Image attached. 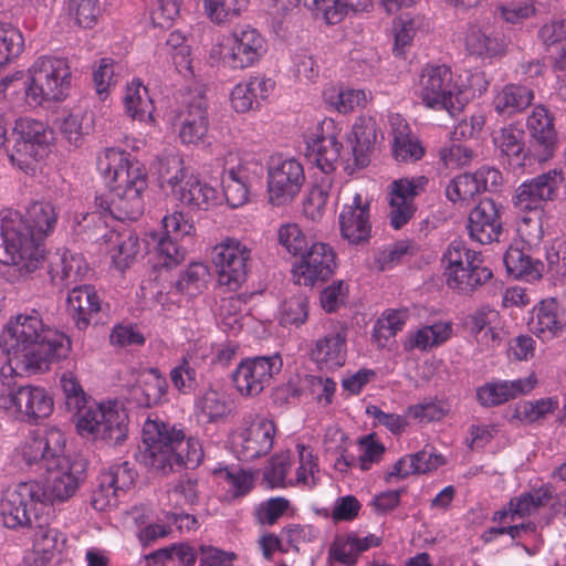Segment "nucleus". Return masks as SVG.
Here are the masks:
<instances>
[{
    "label": "nucleus",
    "mask_w": 566,
    "mask_h": 566,
    "mask_svg": "<svg viewBox=\"0 0 566 566\" xmlns=\"http://www.w3.org/2000/svg\"><path fill=\"white\" fill-rule=\"evenodd\" d=\"M65 436L60 429L49 428L32 432L22 450L28 465L48 472L43 483L36 482V495L45 510L72 497L86 476V462L65 457Z\"/></svg>",
    "instance_id": "1"
},
{
    "label": "nucleus",
    "mask_w": 566,
    "mask_h": 566,
    "mask_svg": "<svg viewBox=\"0 0 566 566\" xmlns=\"http://www.w3.org/2000/svg\"><path fill=\"white\" fill-rule=\"evenodd\" d=\"M57 213L51 202L36 201L25 217L9 211L0 219V262L28 279L46 261L41 241L53 231Z\"/></svg>",
    "instance_id": "2"
},
{
    "label": "nucleus",
    "mask_w": 566,
    "mask_h": 566,
    "mask_svg": "<svg viewBox=\"0 0 566 566\" xmlns=\"http://www.w3.org/2000/svg\"><path fill=\"white\" fill-rule=\"evenodd\" d=\"M0 347L9 363L28 374L49 369L52 363L65 359L71 352L70 338L46 328L36 311L10 319L0 335Z\"/></svg>",
    "instance_id": "3"
},
{
    "label": "nucleus",
    "mask_w": 566,
    "mask_h": 566,
    "mask_svg": "<svg viewBox=\"0 0 566 566\" xmlns=\"http://www.w3.org/2000/svg\"><path fill=\"white\" fill-rule=\"evenodd\" d=\"M97 168L109 178L107 195L95 198L97 213L117 220H136L144 212L143 193L148 187L146 167L130 154L106 148L97 158Z\"/></svg>",
    "instance_id": "4"
},
{
    "label": "nucleus",
    "mask_w": 566,
    "mask_h": 566,
    "mask_svg": "<svg viewBox=\"0 0 566 566\" xmlns=\"http://www.w3.org/2000/svg\"><path fill=\"white\" fill-rule=\"evenodd\" d=\"M135 459L146 468L167 474L181 468H197L203 451L199 440L186 439L182 430L165 422L147 421L143 428V446L138 447Z\"/></svg>",
    "instance_id": "5"
},
{
    "label": "nucleus",
    "mask_w": 566,
    "mask_h": 566,
    "mask_svg": "<svg viewBox=\"0 0 566 566\" xmlns=\"http://www.w3.org/2000/svg\"><path fill=\"white\" fill-rule=\"evenodd\" d=\"M526 127L531 137L527 149L524 130L514 125L502 127L493 135L500 158L514 169L524 167L532 158L538 163L549 160L558 146L554 117L546 107L536 106L527 118Z\"/></svg>",
    "instance_id": "6"
},
{
    "label": "nucleus",
    "mask_w": 566,
    "mask_h": 566,
    "mask_svg": "<svg viewBox=\"0 0 566 566\" xmlns=\"http://www.w3.org/2000/svg\"><path fill=\"white\" fill-rule=\"evenodd\" d=\"M65 406L76 416L77 432L85 438L101 439L108 444L118 446L128 434V416L125 410L101 405L88 406L87 395L78 380L71 374L60 379Z\"/></svg>",
    "instance_id": "7"
},
{
    "label": "nucleus",
    "mask_w": 566,
    "mask_h": 566,
    "mask_svg": "<svg viewBox=\"0 0 566 566\" xmlns=\"http://www.w3.org/2000/svg\"><path fill=\"white\" fill-rule=\"evenodd\" d=\"M53 139V130L45 123L22 117L14 122L6 154L13 166L25 174H34L39 163L48 157Z\"/></svg>",
    "instance_id": "8"
},
{
    "label": "nucleus",
    "mask_w": 566,
    "mask_h": 566,
    "mask_svg": "<svg viewBox=\"0 0 566 566\" xmlns=\"http://www.w3.org/2000/svg\"><path fill=\"white\" fill-rule=\"evenodd\" d=\"M22 85L30 106L61 101L71 86L70 66L64 59L41 56L29 69V75Z\"/></svg>",
    "instance_id": "9"
},
{
    "label": "nucleus",
    "mask_w": 566,
    "mask_h": 566,
    "mask_svg": "<svg viewBox=\"0 0 566 566\" xmlns=\"http://www.w3.org/2000/svg\"><path fill=\"white\" fill-rule=\"evenodd\" d=\"M442 262L447 263V285L461 294H471L493 276L492 271L482 265L479 254L467 249L461 241L449 245Z\"/></svg>",
    "instance_id": "10"
},
{
    "label": "nucleus",
    "mask_w": 566,
    "mask_h": 566,
    "mask_svg": "<svg viewBox=\"0 0 566 566\" xmlns=\"http://www.w3.org/2000/svg\"><path fill=\"white\" fill-rule=\"evenodd\" d=\"M97 211L87 212L77 221L78 232H86L90 240H103L115 265L124 271L139 252V239L130 230L107 229Z\"/></svg>",
    "instance_id": "11"
},
{
    "label": "nucleus",
    "mask_w": 566,
    "mask_h": 566,
    "mask_svg": "<svg viewBox=\"0 0 566 566\" xmlns=\"http://www.w3.org/2000/svg\"><path fill=\"white\" fill-rule=\"evenodd\" d=\"M419 87V97L427 107L444 109L451 116L462 112V91L448 66H427L420 76Z\"/></svg>",
    "instance_id": "12"
},
{
    "label": "nucleus",
    "mask_w": 566,
    "mask_h": 566,
    "mask_svg": "<svg viewBox=\"0 0 566 566\" xmlns=\"http://www.w3.org/2000/svg\"><path fill=\"white\" fill-rule=\"evenodd\" d=\"M53 407V399L43 387L11 385V379L0 385V408L15 413L21 421L35 423L48 418Z\"/></svg>",
    "instance_id": "13"
},
{
    "label": "nucleus",
    "mask_w": 566,
    "mask_h": 566,
    "mask_svg": "<svg viewBox=\"0 0 566 566\" xmlns=\"http://www.w3.org/2000/svg\"><path fill=\"white\" fill-rule=\"evenodd\" d=\"M36 482L19 483L7 489L0 500V516L8 528L32 527L34 513H43L36 495Z\"/></svg>",
    "instance_id": "14"
},
{
    "label": "nucleus",
    "mask_w": 566,
    "mask_h": 566,
    "mask_svg": "<svg viewBox=\"0 0 566 566\" xmlns=\"http://www.w3.org/2000/svg\"><path fill=\"white\" fill-rule=\"evenodd\" d=\"M211 258L217 268L220 285L235 291L247 281L251 250L239 240L227 239L216 245Z\"/></svg>",
    "instance_id": "15"
},
{
    "label": "nucleus",
    "mask_w": 566,
    "mask_h": 566,
    "mask_svg": "<svg viewBox=\"0 0 566 566\" xmlns=\"http://www.w3.org/2000/svg\"><path fill=\"white\" fill-rule=\"evenodd\" d=\"M282 366L283 361L279 354L245 358L232 373V380L241 395L254 397L270 385Z\"/></svg>",
    "instance_id": "16"
},
{
    "label": "nucleus",
    "mask_w": 566,
    "mask_h": 566,
    "mask_svg": "<svg viewBox=\"0 0 566 566\" xmlns=\"http://www.w3.org/2000/svg\"><path fill=\"white\" fill-rule=\"evenodd\" d=\"M304 182V168L296 159L272 164L268 169L269 201L277 207L292 202Z\"/></svg>",
    "instance_id": "17"
},
{
    "label": "nucleus",
    "mask_w": 566,
    "mask_h": 566,
    "mask_svg": "<svg viewBox=\"0 0 566 566\" xmlns=\"http://www.w3.org/2000/svg\"><path fill=\"white\" fill-rule=\"evenodd\" d=\"M336 254L332 247L323 242H312L301 256L293 272L298 284L313 286L328 280L336 269Z\"/></svg>",
    "instance_id": "18"
},
{
    "label": "nucleus",
    "mask_w": 566,
    "mask_h": 566,
    "mask_svg": "<svg viewBox=\"0 0 566 566\" xmlns=\"http://www.w3.org/2000/svg\"><path fill=\"white\" fill-rule=\"evenodd\" d=\"M501 184L502 175L497 169L481 167L474 172L453 178L446 189V196L452 202L469 200L482 191H496Z\"/></svg>",
    "instance_id": "19"
},
{
    "label": "nucleus",
    "mask_w": 566,
    "mask_h": 566,
    "mask_svg": "<svg viewBox=\"0 0 566 566\" xmlns=\"http://www.w3.org/2000/svg\"><path fill=\"white\" fill-rule=\"evenodd\" d=\"M503 207L491 198L482 199L469 213L468 230L470 238L481 244L499 241L502 233Z\"/></svg>",
    "instance_id": "20"
},
{
    "label": "nucleus",
    "mask_w": 566,
    "mask_h": 566,
    "mask_svg": "<svg viewBox=\"0 0 566 566\" xmlns=\"http://www.w3.org/2000/svg\"><path fill=\"white\" fill-rule=\"evenodd\" d=\"M165 234L158 239L156 249L159 255L165 258V266L177 265L184 261L186 248L178 243V240L190 237L195 230L181 212H175L163 219Z\"/></svg>",
    "instance_id": "21"
},
{
    "label": "nucleus",
    "mask_w": 566,
    "mask_h": 566,
    "mask_svg": "<svg viewBox=\"0 0 566 566\" xmlns=\"http://www.w3.org/2000/svg\"><path fill=\"white\" fill-rule=\"evenodd\" d=\"M563 180V172L553 169L525 181L515 191L514 205L521 210L537 209L543 201L554 200Z\"/></svg>",
    "instance_id": "22"
},
{
    "label": "nucleus",
    "mask_w": 566,
    "mask_h": 566,
    "mask_svg": "<svg viewBox=\"0 0 566 566\" xmlns=\"http://www.w3.org/2000/svg\"><path fill=\"white\" fill-rule=\"evenodd\" d=\"M368 200L356 193L352 203L345 205L339 213L342 237L350 244H364L369 241L371 224L369 222Z\"/></svg>",
    "instance_id": "23"
},
{
    "label": "nucleus",
    "mask_w": 566,
    "mask_h": 566,
    "mask_svg": "<svg viewBox=\"0 0 566 566\" xmlns=\"http://www.w3.org/2000/svg\"><path fill=\"white\" fill-rule=\"evenodd\" d=\"M264 40L261 34L249 27L237 29L230 39L224 61L232 69H245L259 60Z\"/></svg>",
    "instance_id": "24"
},
{
    "label": "nucleus",
    "mask_w": 566,
    "mask_h": 566,
    "mask_svg": "<svg viewBox=\"0 0 566 566\" xmlns=\"http://www.w3.org/2000/svg\"><path fill=\"white\" fill-rule=\"evenodd\" d=\"M67 313L78 329H85L102 310L101 298L93 285H74L67 294Z\"/></svg>",
    "instance_id": "25"
},
{
    "label": "nucleus",
    "mask_w": 566,
    "mask_h": 566,
    "mask_svg": "<svg viewBox=\"0 0 566 566\" xmlns=\"http://www.w3.org/2000/svg\"><path fill=\"white\" fill-rule=\"evenodd\" d=\"M274 424L260 419L250 423L240 434L237 452L242 460H254L269 453L273 447Z\"/></svg>",
    "instance_id": "26"
},
{
    "label": "nucleus",
    "mask_w": 566,
    "mask_h": 566,
    "mask_svg": "<svg viewBox=\"0 0 566 566\" xmlns=\"http://www.w3.org/2000/svg\"><path fill=\"white\" fill-rule=\"evenodd\" d=\"M349 142L352 144L353 165H348L349 174L363 169L370 163V156L377 142V124L371 117H359L353 126Z\"/></svg>",
    "instance_id": "27"
},
{
    "label": "nucleus",
    "mask_w": 566,
    "mask_h": 566,
    "mask_svg": "<svg viewBox=\"0 0 566 566\" xmlns=\"http://www.w3.org/2000/svg\"><path fill=\"white\" fill-rule=\"evenodd\" d=\"M181 205L195 211H207L217 202V191L197 176L190 175L171 193Z\"/></svg>",
    "instance_id": "28"
},
{
    "label": "nucleus",
    "mask_w": 566,
    "mask_h": 566,
    "mask_svg": "<svg viewBox=\"0 0 566 566\" xmlns=\"http://www.w3.org/2000/svg\"><path fill=\"white\" fill-rule=\"evenodd\" d=\"M524 242L511 244L503 256L506 272L514 279H523L532 282L539 280L544 270V264L539 260L532 259L524 251Z\"/></svg>",
    "instance_id": "29"
},
{
    "label": "nucleus",
    "mask_w": 566,
    "mask_h": 566,
    "mask_svg": "<svg viewBox=\"0 0 566 566\" xmlns=\"http://www.w3.org/2000/svg\"><path fill=\"white\" fill-rule=\"evenodd\" d=\"M535 381L528 377L513 381L486 384L476 390V399L483 407L499 406L533 389Z\"/></svg>",
    "instance_id": "30"
},
{
    "label": "nucleus",
    "mask_w": 566,
    "mask_h": 566,
    "mask_svg": "<svg viewBox=\"0 0 566 566\" xmlns=\"http://www.w3.org/2000/svg\"><path fill=\"white\" fill-rule=\"evenodd\" d=\"M345 337L339 333L318 339L311 352L312 359L321 367L334 369L345 364Z\"/></svg>",
    "instance_id": "31"
},
{
    "label": "nucleus",
    "mask_w": 566,
    "mask_h": 566,
    "mask_svg": "<svg viewBox=\"0 0 566 566\" xmlns=\"http://www.w3.org/2000/svg\"><path fill=\"white\" fill-rule=\"evenodd\" d=\"M343 146L334 135L317 136L307 144L308 157L326 175L336 169Z\"/></svg>",
    "instance_id": "32"
},
{
    "label": "nucleus",
    "mask_w": 566,
    "mask_h": 566,
    "mask_svg": "<svg viewBox=\"0 0 566 566\" xmlns=\"http://www.w3.org/2000/svg\"><path fill=\"white\" fill-rule=\"evenodd\" d=\"M124 104L126 113L133 119L138 122L153 120V102L147 87L140 82L133 81L132 84L127 85Z\"/></svg>",
    "instance_id": "33"
},
{
    "label": "nucleus",
    "mask_w": 566,
    "mask_h": 566,
    "mask_svg": "<svg viewBox=\"0 0 566 566\" xmlns=\"http://www.w3.org/2000/svg\"><path fill=\"white\" fill-rule=\"evenodd\" d=\"M534 93L527 86L506 85L495 97V109L499 114L512 115L525 109L533 101Z\"/></svg>",
    "instance_id": "34"
},
{
    "label": "nucleus",
    "mask_w": 566,
    "mask_h": 566,
    "mask_svg": "<svg viewBox=\"0 0 566 566\" xmlns=\"http://www.w3.org/2000/svg\"><path fill=\"white\" fill-rule=\"evenodd\" d=\"M60 261L61 273L54 274L55 269L53 268L52 261L49 264V273L51 274L52 282L54 284H61L66 289H72V284H75L77 281L82 280L83 276L87 273L88 268L86 262L81 255L71 254L67 256L65 253L62 256L55 255Z\"/></svg>",
    "instance_id": "35"
},
{
    "label": "nucleus",
    "mask_w": 566,
    "mask_h": 566,
    "mask_svg": "<svg viewBox=\"0 0 566 566\" xmlns=\"http://www.w3.org/2000/svg\"><path fill=\"white\" fill-rule=\"evenodd\" d=\"M465 48L470 54L491 57L502 52L503 46L497 38L491 36L478 27H471L465 36Z\"/></svg>",
    "instance_id": "36"
},
{
    "label": "nucleus",
    "mask_w": 566,
    "mask_h": 566,
    "mask_svg": "<svg viewBox=\"0 0 566 566\" xmlns=\"http://www.w3.org/2000/svg\"><path fill=\"white\" fill-rule=\"evenodd\" d=\"M108 2L109 0H70L69 12L77 25L93 28Z\"/></svg>",
    "instance_id": "37"
},
{
    "label": "nucleus",
    "mask_w": 566,
    "mask_h": 566,
    "mask_svg": "<svg viewBox=\"0 0 566 566\" xmlns=\"http://www.w3.org/2000/svg\"><path fill=\"white\" fill-rule=\"evenodd\" d=\"M557 310L558 305L555 298L542 301L536 310V322L533 319L532 324H536L535 328L541 333L562 331L566 327V321L564 312L558 315Z\"/></svg>",
    "instance_id": "38"
},
{
    "label": "nucleus",
    "mask_w": 566,
    "mask_h": 566,
    "mask_svg": "<svg viewBox=\"0 0 566 566\" xmlns=\"http://www.w3.org/2000/svg\"><path fill=\"white\" fill-rule=\"evenodd\" d=\"M408 126L395 130L392 154L398 161L419 160L424 150L419 140L409 135Z\"/></svg>",
    "instance_id": "39"
},
{
    "label": "nucleus",
    "mask_w": 566,
    "mask_h": 566,
    "mask_svg": "<svg viewBox=\"0 0 566 566\" xmlns=\"http://www.w3.org/2000/svg\"><path fill=\"white\" fill-rule=\"evenodd\" d=\"M157 172L160 187H169L171 193L188 176L182 167V159L177 155L159 158Z\"/></svg>",
    "instance_id": "40"
},
{
    "label": "nucleus",
    "mask_w": 566,
    "mask_h": 566,
    "mask_svg": "<svg viewBox=\"0 0 566 566\" xmlns=\"http://www.w3.org/2000/svg\"><path fill=\"white\" fill-rule=\"evenodd\" d=\"M223 193L231 208L243 206L248 201L249 190L241 170L229 169L222 177Z\"/></svg>",
    "instance_id": "41"
},
{
    "label": "nucleus",
    "mask_w": 566,
    "mask_h": 566,
    "mask_svg": "<svg viewBox=\"0 0 566 566\" xmlns=\"http://www.w3.org/2000/svg\"><path fill=\"white\" fill-rule=\"evenodd\" d=\"M557 400L551 397L536 401H521L515 406L513 418L526 423H533L552 413L557 408Z\"/></svg>",
    "instance_id": "42"
},
{
    "label": "nucleus",
    "mask_w": 566,
    "mask_h": 566,
    "mask_svg": "<svg viewBox=\"0 0 566 566\" xmlns=\"http://www.w3.org/2000/svg\"><path fill=\"white\" fill-rule=\"evenodd\" d=\"M209 18L222 23L228 19L238 17L248 8L250 0H203Z\"/></svg>",
    "instance_id": "43"
},
{
    "label": "nucleus",
    "mask_w": 566,
    "mask_h": 566,
    "mask_svg": "<svg viewBox=\"0 0 566 566\" xmlns=\"http://www.w3.org/2000/svg\"><path fill=\"white\" fill-rule=\"evenodd\" d=\"M279 242L289 253L300 258L312 243L296 223L281 226L279 229Z\"/></svg>",
    "instance_id": "44"
},
{
    "label": "nucleus",
    "mask_w": 566,
    "mask_h": 566,
    "mask_svg": "<svg viewBox=\"0 0 566 566\" xmlns=\"http://www.w3.org/2000/svg\"><path fill=\"white\" fill-rule=\"evenodd\" d=\"M140 386L145 388L147 403L156 406L160 403L167 392L168 384L166 378L157 368H148L138 374Z\"/></svg>",
    "instance_id": "45"
},
{
    "label": "nucleus",
    "mask_w": 566,
    "mask_h": 566,
    "mask_svg": "<svg viewBox=\"0 0 566 566\" xmlns=\"http://www.w3.org/2000/svg\"><path fill=\"white\" fill-rule=\"evenodd\" d=\"M451 332L450 324L438 323L420 328L411 338L412 347L427 349L446 342Z\"/></svg>",
    "instance_id": "46"
},
{
    "label": "nucleus",
    "mask_w": 566,
    "mask_h": 566,
    "mask_svg": "<svg viewBox=\"0 0 566 566\" xmlns=\"http://www.w3.org/2000/svg\"><path fill=\"white\" fill-rule=\"evenodd\" d=\"M331 186L332 179L326 176L322 178L318 185H315L311 188L304 201V212L311 219L315 220L322 216L328 199V191Z\"/></svg>",
    "instance_id": "47"
},
{
    "label": "nucleus",
    "mask_w": 566,
    "mask_h": 566,
    "mask_svg": "<svg viewBox=\"0 0 566 566\" xmlns=\"http://www.w3.org/2000/svg\"><path fill=\"white\" fill-rule=\"evenodd\" d=\"M308 314V301L303 294H296L286 300L282 305L281 324L283 326L303 324Z\"/></svg>",
    "instance_id": "48"
},
{
    "label": "nucleus",
    "mask_w": 566,
    "mask_h": 566,
    "mask_svg": "<svg viewBox=\"0 0 566 566\" xmlns=\"http://www.w3.org/2000/svg\"><path fill=\"white\" fill-rule=\"evenodd\" d=\"M332 4L323 8L324 18L329 24L339 23L349 12L366 11L371 7L370 0H332Z\"/></svg>",
    "instance_id": "49"
},
{
    "label": "nucleus",
    "mask_w": 566,
    "mask_h": 566,
    "mask_svg": "<svg viewBox=\"0 0 566 566\" xmlns=\"http://www.w3.org/2000/svg\"><path fill=\"white\" fill-rule=\"evenodd\" d=\"M428 182L429 179L426 176L395 180L391 185L390 200L415 203L416 196L424 189Z\"/></svg>",
    "instance_id": "50"
},
{
    "label": "nucleus",
    "mask_w": 566,
    "mask_h": 566,
    "mask_svg": "<svg viewBox=\"0 0 566 566\" xmlns=\"http://www.w3.org/2000/svg\"><path fill=\"white\" fill-rule=\"evenodd\" d=\"M197 408L200 409L209 422H214L227 416L229 406L222 396L212 389L207 390L197 401Z\"/></svg>",
    "instance_id": "51"
},
{
    "label": "nucleus",
    "mask_w": 566,
    "mask_h": 566,
    "mask_svg": "<svg viewBox=\"0 0 566 566\" xmlns=\"http://www.w3.org/2000/svg\"><path fill=\"white\" fill-rule=\"evenodd\" d=\"M208 269L202 263H191L182 276L176 282V289L190 296L199 293L205 284Z\"/></svg>",
    "instance_id": "52"
},
{
    "label": "nucleus",
    "mask_w": 566,
    "mask_h": 566,
    "mask_svg": "<svg viewBox=\"0 0 566 566\" xmlns=\"http://www.w3.org/2000/svg\"><path fill=\"white\" fill-rule=\"evenodd\" d=\"M102 475L104 476V483L108 486H113L117 491H123L134 484L137 472L132 463L124 461L120 464L112 465L108 472Z\"/></svg>",
    "instance_id": "53"
},
{
    "label": "nucleus",
    "mask_w": 566,
    "mask_h": 566,
    "mask_svg": "<svg viewBox=\"0 0 566 566\" xmlns=\"http://www.w3.org/2000/svg\"><path fill=\"white\" fill-rule=\"evenodd\" d=\"M416 21L408 17H400L394 22L395 43L392 51L395 55L402 56L405 48L409 46L416 34Z\"/></svg>",
    "instance_id": "54"
},
{
    "label": "nucleus",
    "mask_w": 566,
    "mask_h": 566,
    "mask_svg": "<svg viewBox=\"0 0 566 566\" xmlns=\"http://www.w3.org/2000/svg\"><path fill=\"white\" fill-rule=\"evenodd\" d=\"M48 517H43V513L35 514L33 526L35 532L33 534L34 547L43 552L53 549L56 543V531L49 527Z\"/></svg>",
    "instance_id": "55"
},
{
    "label": "nucleus",
    "mask_w": 566,
    "mask_h": 566,
    "mask_svg": "<svg viewBox=\"0 0 566 566\" xmlns=\"http://www.w3.org/2000/svg\"><path fill=\"white\" fill-rule=\"evenodd\" d=\"M499 319V313L488 306H483L475 311L472 315L467 318V325L470 327L472 333L479 334L486 331L485 334L490 333L492 339H495V333L491 326Z\"/></svg>",
    "instance_id": "56"
},
{
    "label": "nucleus",
    "mask_w": 566,
    "mask_h": 566,
    "mask_svg": "<svg viewBox=\"0 0 566 566\" xmlns=\"http://www.w3.org/2000/svg\"><path fill=\"white\" fill-rule=\"evenodd\" d=\"M181 1L182 0H156L151 11L153 23L163 29L169 28L171 22L179 14Z\"/></svg>",
    "instance_id": "57"
},
{
    "label": "nucleus",
    "mask_w": 566,
    "mask_h": 566,
    "mask_svg": "<svg viewBox=\"0 0 566 566\" xmlns=\"http://www.w3.org/2000/svg\"><path fill=\"white\" fill-rule=\"evenodd\" d=\"M408 314L407 311H389L384 314L375 325V334L379 337L389 338L395 336L398 331L405 325Z\"/></svg>",
    "instance_id": "58"
},
{
    "label": "nucleus",
    "mask_w": 566,
    "mask_h": 566,
    "mask_svg": "<svg viewBox=\"0 0 566 566\" xmlns=\"http://www.w3.org/2000/svg\"><path fill=\"white\" fill-rule=\"evenodd\" d=\"M410 469L412 474H424L444 464V458L432 451L423 449L410 457Z\"/></svg>",
    "instance_id": "59"
},
{
    "label": "nucleus",
    "mask_w": 566,
    "mask_h": 566,
    "mask_svg": "<svg viewBox=\"0 0 566 566\" xmlns=\"http://www.w3.org/2000/svg\"><path fill=\"white\" fill-rule=\"evenodd\" d=\"M374 437L375 434L370 433L359 440L363 453L359 455L358 461L363 471L369 470L371 463L378 462L386 450L384 444L376 441Z\"/></svg>",
    "instance_id": "60"
},
{
    "label": "nucleus",
    "mask_w": 566,
    "mask_h": 566,
    "mask_svg": "<svg viewBox=\"0 0 566 566\" xmlns=\"http://www.w3.org/2000/svg\"><path fill=\"white\" fill-rule=\"evenodd\" d=\"M289 462L284 457L275 455L269 460L263 471V480L270 488L283 486Z\"/></svg>",
    "instance_id": "61"
},
{
    "label": "nucleus",
    "mask_w": 566,
    "mask_h": 566,
    "mask_svg": "<svg viewBox=\"0 0 566 566\" xmlns=\"http://www.w3.org/2000/svg\"><path fill=\"white\" fill-rule=\"evenodd\" d=\"M200 566H231L237 555L213 546H200Z\"/></svg>",
    "instance_id": "62"
},
{
    "label": "nucleus",
    "mask_w": 566,
    "mask_h": 566,
    "mask_svg": "<svg viewBox=\"0 0 566 566\" xmlns=\"http://www.w3.org/2000/svg\"><path fill=\"white\" fill-rule=\"evenodd\" d=\"M290 502L284 497H273L258 510L259 521L273 525L289 509Z\"/></svg>",
    "instance_id": "63"
},
{
    "label": "nucleus",
    "mask_w": 566,
    "mask_h": 566,
    "mask_svg": "<svg viewBox=\"0 0 566 566\" xmlns=\"http://www.w3.org/2000/svg\"><path fill=\"white\" fill-rule=\"evenodd\" d=\"M361 505L354 495H346L337 500L332 512L335 522L353 521L358 516Z\"/></svg>",
    "instance_id": "64"
}]
</instances>
